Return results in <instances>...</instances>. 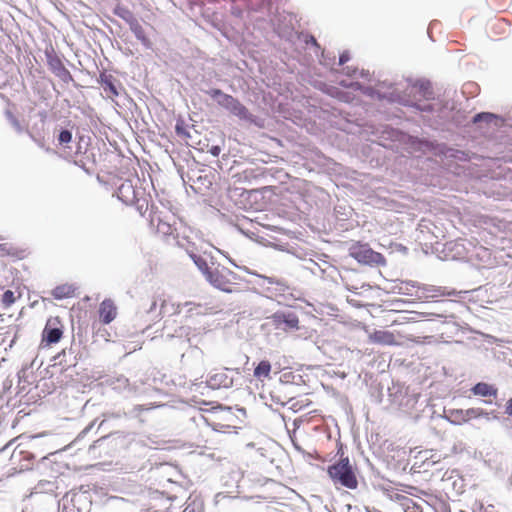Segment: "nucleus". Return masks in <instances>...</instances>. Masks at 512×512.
I'll return each mask as SVG.
<instances>
[{"mask_svg":"<svg viewBox=\"0 0 512 512\" xmlns=\"http://www.w3.org/2000/svg\"><path fill=\"white\" fill-rule=\"evenodd\" d=\"M328 475L335 485L354 490L358 487L356 468L343 454L340 459L328 467Z\"/></svg>","mask_w":512,"mask_h":512,"instance_id":"obj_1","label":"nucleus"},{"mask_svg":"<svg viewBox=\"0 0 512 512\" xmlns=\"http://www.w3.org/2000/svg\"><path fill=\"white\" fill-rule=\"evenodd\" d=\"M212 286L227 293L235 291L238 276L227 267L216 265L206 279Z\"/></svg>","mask_w":512,"mask_h":512,"instance_id":"obj_2","label":"nucleus"},{"mask_svg":"<svg viewBox=\"0 0 512 512\" xmlns=\"http://www.w3.org/2000/svg\"><path fill=\"white\" fill-rule=\"evenodd\" d=\"M349 254L359 263L369 265H385L384 256L372 250L367 244L355 243L349 249Z\"/></svg>","mask_w":512,"mask_h":512,"instance_id":"obj_3","label":"nucleus"},{"mask_svg":"<svg viewBox=\"0 0 512 512\" xmlns=\"http://www.w3.org/2000/svg\"><path fill=\"white\" fill-rule=\"evenodd\" d=\"M35 457L30 450H13L9 457V472L21 473L32 469Z\"/></svg>","mask_w":512,"mask_h":512,"instance_id":"obj_4","label":"nucleus"},{"mask_svg":"<svg viewBox=\"0 0 512 512\" xmlns=\"http://www.w3.org/2000/svg\"><path fill=\"white\" fill-rule=\"evenodd\" d=\"M63 337V324L59 317H51L47 320L42 332L41 346L49 347L58 343Z\"/></svg>","mask_w":512,"mask_h":512,"instance_id":"obj_5","label":"nucleus"},{"mask_svg":"<svg viewBox=\"0 0 512 512\" xmlns=\"http://www.w3.org/2000/svg\"><path fill=\"white\" fill-rule=\"evenodd\" d=\"M210 96L213 98H217L219 105L229 110L232 114L240 118H246L247 109L236 98L232 97L231 95L223 93L219 89L211 90Z\"/></svg>","mask_w":512,"mask_h":512,"instance_id":"obj_6","label":"nucleus"},{"mask_svg":"<svg viewBox=\"0 0 512 512\" xmlns=\"http://www.w3.org/2000/svg\"><path fill=\"white\" fill-rule=\"evenodd\" d=\"M45 55L47 59V65L56 77H58L63 83L66 84L73 81L72 74L65 67L63 61L53 49L46 50Z\"/></svg>","mask_w":512,"mask_h":512,"instance_id":"obj_7","label":"nucleus"},{"mask_svg":"<svg viewBox=\"0 0 512 512\" xmlns=\"http://www.w3.org/2000/svg\"><path fill=\"white\" fill-rule=\"evenodd\" d=\"M271 320L275 329L278 330L286 332L299 329V318L292 312L275 313L272 315Z\"/></svg>","mask_w":512,"mask_h":512,"instance_id":"obj_8","label":"nucleus"},{"mask_svg":"<svg viewBox=\"0 0 512 512\" xmlns=\"http://www.w3.org/2000/svg\"><path fill=\"white\" fill-rule=\"evenodd\" d=\"M142 193L136 190L131 180H125L117 189L118 198L125 204L138 205L142 198Z\"/></svg>","mask_w":512,"mask_h":512,"instance_id":"obj_9","label":"nucleus"},{"mask_svg":"<svg viewBox=\"0 0 512 512\" xmlns=\"http://www.w3.org/2000/svg\"><path fill=\"white\" fill-rule=\"evenodd\" d=\"M481 416H488L481 408L453 409L449 412V418L455 424H462Z\"/></svg>","mask_w":512,"mask_h":512,"instance_id":"obj_10","label":"nucleus"},{"mask_svg":"<svg viewBox=\"0 0 512 512\" xmlns=\"http://www.w3.org/2000/svg\"><path fill=\"white\" fill-rule=\"evenodd\" d=\"M100 322L103 324H110L118 315V309L115 302L110 299H104L98 309Z\"/></svg>","mask_w":512,"mask_h":512,"instance_id":"obj_11","label":"nucleus"},{"mask_svg":"<svg viewBox=\"0 0 512 512\" xmlns=\"http://www.w3.org/2000/svg\"><path fill=\"white\" fill-rule=\"evenodd\" d=\"M368 339L371 343L383 346H395L399 344L395 334L388 330H375L369 334Z\"/></svg>","mask_w":512,"mask_h":512,"instance_id":"obj_12","label":"nucleus"},{"mask_svg":"<svg viewBox=\"0 0 512 512\" xmlns=\"http://www.w3.org/2000/svg\"><path fill=\"white\" fill-rule=\"evenodd\" d=\"M150 222L156 227L159 234L164 236L172 235L175 228L167 220L161 217L159 212L153 211L150 215Z\"/></svg>","mask_w":512,"mask_h":512,"instance_id":"obj_13","label":"nucleus"},{"mask_svg":"<svg viewBox=\"0 0 512 512\" xmlns=\"http://www.w3.org/2000/svg\"><path fill=\"white\" fill-rule=\"evenodd\" d=\"M432 452V450H419L413 456V463L411 466V470L414 472L428 471L430 468V462L428 458V453Z\"/></svg>","mask_w":512,"mask_h":512,"instance_id":"obj_14","label":"nucleus"},{"mask_svg":"<svg viewBox=\"0 0 512 512\" xmlns=\"http://www.w3.org/2000/svg\"><path fill=\"white\" fill-rule=\"evenodd\" d=\"M76 287L72 284H61L56 286L52 291L51 295L54 299L62 300L67 298H72L75 296Z\"/></svg>","mask_w":512,"mask_h":512,"instance_id":"obj_15","label":"nucleus"},{"mask_svg":"<svg viewBox=\"0 0 512 512\" xmlns=\"http://www.w3.org/2000/svg\"><path fill=\"white\" fill-rule=\"evenodd\" d=\"M100 83L106 94V96L110 99H114L119 95L117 87L114 84L113 76L107 74L100 75Z\"/></svg>","mask_w":512,"mask_h":512,"instance_id":"obj_16","label":"nucleus"},{"mask_svg":"<svg viewBox=\"0 0 512 512\" xmlns=\"http://www.w3.org/2000/svg\"><path fill=\"white\" fill-rule=\"evenodd\" d=\"M272 365L269 360L260 361L254 368L253 376L261 382L270 379Z\"/></svg>","mask_w":512,"mask_h":512,"instance_id":"obj_17","label":"nucleus"},{"mask_svg":"<svg viewBox=\"0 0 512 512\" xmlns=\"http://www.w3.org/2000/svg\"><path fill=\"white\" fill-rule=\"evenodd\" d=\"M472 393L482 397H496L498 389L491 384L479 382L471 389Z\"/></svg>","mask_w":512,"mask_h":512,"instance_id":"obj_18","label":"nucleus"},{"mask_svg":"<svg viewBox=\"0 0 512 512\" xmlns=\"http://www.w3.org/2000/svg\"><path fill=\"white\" fill-rule=\"evenodd\" d=\"M191 259L195 263V265L198 267V269L204 274L205 278H208V274L211 273L213 268L215 267V264L212 263V265H209L207 260L202 257L201 255H197L194 253L190 254Z\"/></svg>","mask_w":512,"mask_h":512,"instance_id":"obj_19","label":"nucleus"},{"mask_svg":"<svg viewBox=\"0 0 512 512\" xmlns=\"http://www.w3.org/2000/svg\"><path fill=\"white\" fill-rule=\"evenodd\" d=\"M287 404L289 405V409H291L294 412H299L310 406L312 402L309 400V398L303 396L290 398Z\"/></svg>","mask_w":512,"mask_h":512,"instance_id":"obj_20","label":"nucleus"},{"mask_svg":"<svg viewBox=\"0 0 512 512\" xmlns=\"http://www.w3.org/2000/svg\"><path fill=\"white\" fill-rule=\"evenodd\" d=\"M396 499L400 501V504L405 512H422L421 505H419L413 499L401 495H397Z\"/></svg>","mask_w":512,"mask_h":512,"instance_id":"obj_21","label":"nucleus"},{"mask_svg":"<svg viewBox=\"0 0 512 512\" xmlns=\"http://www.w3.org/2000/svg\"><path fill=\"white\" fill-rule=\"evenodd\" d=\"M131 30L135 34L136 38L140 40L143 45H145L146 47H150L151 42L149 38L146 36L143 27L138 22H135L131 25Z\"/></svg>","mask_w":512,"mask_h":512,"instance_id":"obj_22","label":"nucleus"},{"mask_svg":"<svg viewBox=\"0 0 512 512\" xmlns=\"http://www.w3.org/2000/svg\"><path fill=\"white\" fill-rule=\"evenodd\" d=\"M2 250H5L8 255H11L18 259H22L26 256V249H21V248L10 246L7 249L2 248Z\"/></svg>","mask_w":512,"mask_h":512,"instance_id":"obj_23","label":"nucleus"},{"mask_svg":"<svg viewBox=\"0 0 512 512\" xmlns=\"http://www.w3.org/2000/svg\"><path fill=\"white\" fill-rule=\"evenodd\" d=\"M15 302L14 292L7 290L2 295V303L4 306L9 307Z\"/></svg>","mask_w":512,"mask_h":512,"instance_id":"obj_24","label":"nucleus"},{"mask_svg":"<svg viewBox=\"0 0 512 512\" xmlns=\"http://www.w3.org/2000/svg\"><path fill=\"white\" fill-rule=\"evenodd\" d=\"M494 119H496V116L494 114H491V113H479V114L474 116L473 122L474 123H477V122H480V121L491 122Z\"/></svg>","mask_w":512,"mask_h":512,"instance_id":"obj_25","label":"nucleus"},{"mask_svg":"<svg viewBox=\"0 0 512 512\" xmlns=\"http://www.w3.org/2000/svg\"><path fill=\"white\" fill-rule=\"evenodd\" d=\"M72 140V133L69 130H62L58 136L60 144H67Z\"/></svg>","mask_w":512,"mask_h":512,"instance_id":"obj_26","label":"nucleus"},{"mask_svg":"<svg viewBox=\"0 0 512 512\" xmlns=\"http://www.w3.org/2000/svg\"><path fill=\"white\" fill-rule=\"evenodd\" d=\"M90 431V427H87L86 429H84L78 436L77 438L72 442L70 443L69 445H67L65 448H69L70 446H72L73 444H76L78 443L88 432Z\"/></svg>","mask_w":512,"mask_h":512,"instance_id":"obj_27","label":"nucleus"},{"mask_svg":"<svg viewBox=\"0 0 512 512\" xmlns=\"http://www.w3.org/2000/svg\"><path fill=\"white\" fill-rule=\"evenodd\" d=\"M505 413L512 417V398L508 399L505 405Z\"/></svg>","mask_w":512,"mask_h":512,"instance_id":"obj_28","label":"nucleus"},{"mask_svg":"<svg viewBox=\"0 0 512 512\" xmlns=\"http://www.w3.org/2000/svg\"><path fill=\"white\" fill-rule=\"evenodd\" d=\"M428 458H429L428 462H430V467H432L433 465H435L436 463H438L440 461V457H436V455H434V454L428 455Z\"/></svg>","mask_w":512,"mask_h":512,"instance_id":"obj_29","label":"nucleus"},{"mask_svg":"<svg viewBox=\"0 0 512 512\" xmlns=\"http://www.w3.org/2000/svg\"><path fill=\"white\" fill-rule=\"evenodd\" d=\"M209 151L213 156L217 157L219 156L221 149L219 146H212Z\"/></svg>","mask_w":512,"mask_h":512,"instance_id":"obj_30","label":"nucleus"},{"mask_svg":"<svg viewBox=\"0 0 512 512\" xmlns=\"http://www.w3.org/2000/svg\"><path fill=\"white\" fill-rule=\"evenodd\" d=\"M349 60V55L348 53H343L340 55V58H339V62L340 64H344L345 62H347Z\"/></svg>","mask_w":512,"mask_h":512,"instance_id":"obj_31","label":"nucleus"},{"mask_svg":"<svg viewBox=\"0 0 512 512\" xmlns=\"http://www.w3.org/2000/svg\"><path fill=\"white\" fill-rule=\"evenodd\" d=\"M458 294H459V292H457L455 290H450V291H447V292H442L441 295H443V296H456Z\"/></svg>","mask_w":512,"mask_h":512,"instance_id":"obj_32","label":"nucleus"},{"mask_svg":"<svg viewBox=\"0 0 512 512\" xmlns=\"http://www.w3.org/2000/svg\"><path fill=\"white\" fill-rule=\"evenodd\" d=\"M295 434H296V431L294 430V431H293V434H292V435H290V438H291V440H292V443H293V445H294V448H295V449H298V448H300V446H299V445H298V443L295 441Z\"/></svg>","mask_w":512,"mask_h":512,"instance_id":"obj_33","label":"nucleus"},{"mask_svg":"<svg viewBox=\"0 0 512 512\" xmlns=\"http://www.w3.org/2000/svg\"><path fill=\"white\" fill-rule=\"evenodd\" d=\"M306 43L307 44L311 43V44H313L315 46L318 45L316 39L313 36H309V38L306 40Z\"/></svg>","mask_w":512,"mask_h":512,"instance_id":"obj_34","label":"nucleus"},{"mask_svg":"<svg viewBox=\"0 0 512 512\" xmlns=\"http://www.w3.org/2000/svg\"><path fill=\"white\" fill-rule=\"evenodd\" d=\"M300 423H302V419H301V418H298V419H295V420H294V423H293V424H294V426H295V427H299Z\"/></svg>","mask_w":512,"mask_h":512,"instance_id":"obj_35","label":"nucleus"},{"mask_svg":"<svg viewBox=\"0 0 512 512\" xmlns=\"http://www.w3.org/2000/svg\"><path fill=\"white\" fill-rule=\"evenodd\" d=\"M184 512H202V511H201V510H197V509H195V508H193V509H188V508H187V509H185V511H184Z\"/></svg>","mask_w":512,"mask_h":512,"instance_id":"obj_36","label":"nucleus"},{"mask_svg":"<svg viewBox=\"0 0 512 512\" xmlns=\"http://www.w3.org/2000/svg\"><path fill=\"white\" fill-rule=\"evenodd\" d=\"M24 438L34 439V438H36V436H27V437H25V436L21 435V436L18 437V439H24Z\"/></svg>","mask_w":512,"mask_h":512,"instance_id":"obj_37","label":"nucleus"},{"mask_svg":"<svg viewBox=\"0 0 512 512\" xmlns=\"http://www.w3.org/2000/svg\"><path fill=\"white\" fill-rule=\"evenodd\" d=\"M11 444H12V441H11V442H8V444H6V445L4 446V448H7V447H8L9 445H11Z\"/></svg>","mask_w":512,"mask_h":512,"instance_id":"obj_38","label":"nucleus"},{"mask_svg":"<svg viewBox=\"0 0 512 512\" xmlns=\"http://www.w3.org/2000/svg\"><path fill=\"white\" fill-rule=\"evenodd\" d=\"M176 130H177L178 133H180V131H181L179 126L176 127Z\"/></svg>","mask_w":512,"mask_h":512,"instance_id":"obj_39","label":"nucleus"}]
</instances>
